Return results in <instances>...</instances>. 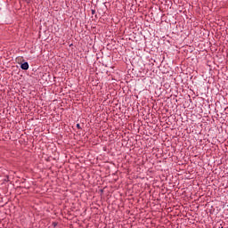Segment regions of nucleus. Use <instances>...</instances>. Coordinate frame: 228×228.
Segmentation results:
<instances>
[{"label":"nucleus","instance_id":"obj_1","mask_svg":"<svg viewBox=\"0 0 228 228\" xmlns=\"http://www.w3.org/2000/svg\"><path fill=\"white\" fill-rule=\"evenodd\" d=\"M21 69L22 70H28V69H29V64L28 62H24L21 64Z\"/></svg>","mask_w":228,"mask_h":228},{"label":"nucleus","instance_id":"obj_2","mask_svg":"<svg viewBox=\"0 0 228 228\" xmlns=\"http://www.w3.org/2000/svg\"><path fill=\"white\" fill-rule=\"evenodd\" d=\"M77 129H81V126L79 124H77Z\"/></svg>","mask_w":228,"mask_h":228},{"label":"nucleus","instance_id":"obj_3","mask_svg":"<svg viewBox=\"0 0 228 228\" xmlns=\"http://www.w3.org/2000/svg\"><path fill=\"white\" fill-rule=\"evenodd\" d=\"M93 12V14L95 13V11H92Z\"/></svg>","mask_w":228,"mask_h":228},{"label":"nucleus","instance_id":"obj_4","mask_svg":"<svg viewBox=\"0 0 228 228\" xmlns=\"http://www.w3.org/2000/svg\"><path fill=\"white\" fill-rule=\"evenodd\" d=\"M26 1H29V0H26Z\"/></svg>","mask_w":228,"mask_h":228}]
</instances>
